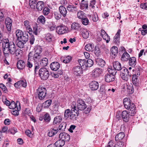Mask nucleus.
I'll return each mask as SVG.
<instances>
[{"label": "nucleus", "instance_id": "f257e3e1", "mask_svg": "<svg viewBox=\"0 0 147 147\" xmlns=\"http://www.w3.org/2000/svg\"><path fill=\"white\" fill-rule=\"evenodd\" d=\"M3 51L5 56H8L9 54L14 55L16 46L13 42H9L7 39H5L3 43Z\"/></svg>", "mask_w": 147, "mask_h": 147}, {"label": "nucleus", "instance_id": "f03ea898", "mask_svg": "<svg viewBox=\"0 0 147 147\" xmlns=\"http://www.w3.org/2000/svg\"><path fill=\"white\" fill-rule=\"evenodd\" d=\"M123 105L125 108L129 110L131 112V115H134L136 113V107L134 103L132 102L129 99L127 98L123 99Z\"/></svg>", "mask_w": 147, "mask_h": 147}, {"label": "nucleus", "instance_id": "7ed1b4c3", "mask_svg": "<svg viewBox=\"0 0 147 147\" xmlns=\"http://www.w3.org/2000/svg\"><path fill=\"white\" fill-rule=\"evenodd\" d=\"M35 49L33 59L34 62H39L42 57L41 53L42 49L41 47L37 46L35 47Z\"/></svg>", "mask_w": 147, "mask_h": 147}, {"label": "nucleus", "instance_id": "20e7f679", "mask_svg": "<svg viewBox=\"0 0 147 147\" xmlns=\"http://www.w3.org/2000/svg\"><path fill=\"white\" fill-rule=\"evenodd\" d=\"M79 65L83 68L90 67L94 64L93 61L91 59H88L86 61L84 59H78V60Z\"/></svg>", "mask_w": 147, "mask_h": 147}, {"label": "nucleus", "instance_id": "39448f33", "mask_svg": "<svg viewBox=\"0 0 147 147\" xmlns=\"http://www.w3.org/2000/svg\"><path fill=\"white\" fill-rule=\"evenodd\" d=\"M78 114V110H76V109L75 102H73L71 105V114L70 115V119L73 121L76 120Z\"/></svg>", "mask_w": 147, "mask_h": 147}, {"label": "nucleus", "instance_id": "423d86ee", "mask_svg": "<svg viewBox=\"0 0 147 147\" xmlns=\"http://www.w3.org/2000/svg\"><path fill=\"white\" fill-rule=\"evenodd\" d=\"M38 74L41 79L43 80H47L49 76L48 70L45 68H40Z\"/></svg>", "mask_w": 147, "mask_h": 147}, {"label": "nucleus", "instance_id": "0eeeda50", "mask_svg": "<svg viewBox=\"0 0 147 147\" xmlns=\"http://www.w3.org/2000/svg\"><path fill=\"white\" fill-rule=\"evenodd\" d=\"M76 109V110H78L79 111H83L87 107V105L84 101L83 100L80 99H78L77 100V105L75 102Z\"/></svg>", "mask_w": 147, "mask_h": 147}, {"label": "nucleus", "instance_id": "6e6552de", "mask_svg": "<svg viewBox=\"0 0 147 147\" xmlns=\"http://www.w3.org/2000/svg\"><path fill=\"white\" fill-rule=\"evenodd\" d=\"M38 96L40 100H43L45 97L46 94L47 90L45 88L40 87L37 89Z\"/></svg>", "mask_w": 147, "mask_h": 147}, {"label": "nucleus", "instance_id": "1a4fd4ad", "mask_svg": "<svg viewBox=\"0 0 147 147\" xmlns=\"http://www.w3.org/2000/svg\"><path fill=\"white\" fill-rule=\"evenodd\" d=\"M82 67L77 66L74 67L72 71L73 74L76 76H81L83 74Z\"/></svg>", "mask_w": 147, "mask_h": 147}, {"label": "nucleus", "instance_id": "9d476101", "mask_svg": "<svg viewBox=\"0 0 147 147\" xmlns=\"http://www.w3.org/2000/svg\"><path fill=\"white\" fill-rule=\"evenodd\" d=\"M131 112L127 111H123L121 114L122 118L124 121L127 122L129 119L130 116H132L131 115Z\"/></svg>", "mask_w": 147, "mask_h": 147}, {"label": "nucleus", "instance_id": "9b49d317", "mask_svg": "<svg viewBox=\"0 0 147 147\" xmlns=\"http://www.w3.org/2000/svg\"><path fill=\"white\" fill-rule=\"evenodd\" d=\"M68 28L65 26H57L56 28L57 32L59 34H62L67 32Z\"/></svg>", "mask_w": 147, "mask_h": 147}, {"label": "nucleus", "instance_id": "f8f14e48", "mask_svg": "<svg viewBox=\"0 0 147 147\" xmlns=\"http://www.w3.org/2000/svg\"><path fill=\"white\" fill-rule=\"evenodd\" d=\"M5 24L7 31H10L11 30L12 26V21L11 19L9 17L6 18L5 20Z\"/></svg>", "mask_w": 147, "mask_h": 147}, {"label": "nucleus", "instance_id": "ddd939ff", "mask_svg": "<svg viewBox=\"0 0 147 147\" xmlns=\"http://www.w3.org/2000/svg\"><path fill=\"white\" fill-rule=\"evenodd\" d=\"M115 76L109 73L106 74L105 76V81L107 82H110L113 81L115 80Z\"/></svg>", "mask_w": 147, "mask_h": 147}, {"label": "nucleus", "instance_id": "4468645a", "mask_svg": "<svg viewBox=\"0 0 147 147\" xmlns=\"http://www.w3.org/2000/svg\"><path fill=\"white\" fill-rule=\"evenodd\" d=\"M59 137L65 142L69 141L70 139V136L68 134L65 133H61L59 135Z\"/></svg>", "mask_w": 147, "mask_h": 147}, {"label": "nucleus", "instance_id": "2eb2a0df", "mask_svg": "<svg viewBox=\"0 0 147 147\" xmlns=\"http://www.w3.org/2000/svg\"><path fill=\"white\" fill-rule=\"evenodd\" d=\"M124 88L126 89H127V91L129 93H132L134 92V89L135 88V87L133 86L131 84H124Z\"/></svg>", "mask_w": 147, "mask_h": 147}, {"label": "nucleus", "instance_id": "dca6fc26", "mask_svg": "<svg viewBox=\"0 0 147 147\" xmlns=\"http://www.w3.org/2000/svg\"><path fill=\"white\" fill-rule=\"evenodd\" d=\"M101 73V69L99 68H96L92 71V76L93 78H97L100 76Z\"/></svg>", "mask_w": 147, "mask_h": 147}, {"label": "nucleus", "instance_id": "f3484780", "mask_svg": "<svg viewBox=\"0 0 147 147\" xmlns=\"http://www.w3.org/2000/svg\"><path fill=\"white\" fill-rule=\"evenodd\" d=\"M59 63L57 62H54L51 63L50 67L51 69L54 71H56L60 67Z\"/></svg>", "mask_w": 147, "mask_h": 147}, {"label": "nucleus", "instance_id": "a211bd4d", "mask_svg": "<svg viewBox=\"0 0 147 147\" xmlns=\"http://www.w3.org/2000/svg\"><path fill=\"white\" fill-rule=\"evenodd\" d=\"M89 87L92 90H97L98 88V83L96 81H93L89 84Z\"/></svg>", "mask_w": 147, "mask_h": 147}, {"label": "nucleus", "instance_id": "6ab92c4d", "mask_svg": "<svg viewBox=\"0 0 147 147\" xmlns=\"http://www.w3.org/2000/svg\"><path fill=\"white\" fill-rule=\"evenodd\" d=\"M121 32V30L119 29L117 31L116 34L113 38V42L116 43L117 44H118L119 43Z\"/></svg>", "mask_w": 147, "mask_h": 147}, {"label": "nucleus", "instance_id": "aec40b11", "mask_svg": "<svg viewBox=\"0 0 147 147\" xmlns=\"http://www.w3.org/2000/svg\"><path fill=\"white\" fill-rule=\"evenodd\" d=\"M67 9L69 11L73 13L76 12L78 10L77 6H74L72 4L68 5Z\"/></svg>", "mask_w": 147, "mask_h": 147}, {"label": "nucleus", "instance_id": "412c9836", "mask_svg": "<svg viewBox=\"0 0 147 147\" xmlns=\"http://www.w3.org/2000/svg\"><path fill=\"white\" fill-rule=\"evenodd\" d=\"M24 24L25 28H26L27 31L29 34H31L32 30L30 27L29 22L28 20H26L24 22Z\"/></svg>", "mask_w": 147, "mask_h": 147}, {"label": "nucleus", "instance_id": "4be33fe9", "mask_svg": "<svg viewBox=\"0 0 147 147\" xmlns=\"http://www.w3.org/2000/svg\"><path fill=\"white\" fill-rule=\"evenodd\" d=\"M81 34L83 38L87 39L89 36V32L86 29L82 28L81 30Z\"/></svg>", "mask_w": 147, "mask_h": 147}, {"label": "nucleus", "instance_id": "5701e85b", "mask_svg": "<svg viewBox=\"0 0 147 147\" xmlns=\"http://www.w3.org/2000/svg\"><path fill=\"white\" fill-rule=\"evenodd\" d=\"M118 52V48L115 46H113L111 49V54L113 57H115L117 55Z\"/></svg>", "mask_w": 147, "mask_h": 147}, {"label": "nucleus", "instance_id": "b1692460", "mask_svg": "<svg viewBox=\"0 0 147 147\" xmlns=\"http://www.w3.org/2000/svg\"><path fill=\"white\" fill-rule=\"evenodd\" d=\"M130 58L129 54L126 52H124L122 55L121 60L123 61H127Z\"/></svg>", "mask_w": 147, "mask_h": 147}, {"label": "nucleus", "instance_id": "393cba45", "mask_svg": "<svg viewBox=\"0 0 147 147\" xmlns=\"http://www.w3.org/2000/svg\"><path fill=\"white\" fill-rule=\"evenodd\" d=\"M71 28L73 30L78 31L80 30L82 28L80 24L76 22L73 23L72 24Z\"/></svg>", "mask_w": 147, "mask_h": 147}, {"label": "nucleus", "instance_id": "a878e982", "mask_svg": "<svg viewBox=\"0 0 147 147\" xmlns=\"http://www.w3.org/2000/svg\"><path fill=\"white\" fill-rule=\"evenodd\" d=\"M59 10L62 16L64 17H65L67 13L66 8L64 6L61 5L59 7Z\"/></svg>", "mask_w": 147, "mask_h": 147}, {"label": "nucleus", "instance_id": "bb28decb", "mask_svg": "<svg viewBox=\"0 0 147 147\" xmlns=\"http://www.w3.org/2000/svg\"><path fill=\"white\" fill-rule=\"evenodd\" d=\"M17 66L19 69H23L25 66V64L24 61L20 60L17 63Z\"/></svg>", "mask_w": 147, "mask_h": 147}, {"label": "nucleus", "instance_id": "cd10ccee", "mask_svg": "<svg viewBox=\"0 0 147 147\" xmlns=\"http://www.w3.org/2000/svg\"><path fill=\"white\" fill-rule=\"evenodd\" d=\"M113 66L114 68L117 71L120 70L122 68L121 64L117 61L113 62Z\"/></svg>", "mask_w": 147, "mask_h": 147}, {"label": "nucleus", "instance_id": "c85d7f7f", "mask_svg": "<svg viewBox=\"0 0 147 147\" xmlns=\"http://www.w3.org/2000/svg\"><path fill=\"white\" fill-rule=\"evenodd\" d=\"M125 136L124 133L123 132H121L115 136V139L116 141H118L122 140Z\"/></svg>", "mask_w": 147, "mask_h": 147}, {"label": "nucleus", "instance_id": "c756f323", "mask_svg": "<svg viewBox=\"0 0 147 147\" xmlns=\"http://www.w3.org/2000/svg\"><path fill=\"white\" fill-rule=\"evenodd\" d=\"M96 62L97 65L101 67H104L105 64V61L101 59H97L96 60Z\"/></svg>", "mask_w": 147, "mask_h": 147}, {"label": "nucleus", "instance_id": "7c9ffc66", "mask_svg": "<svg viewBox=\"0 0 147 147\" xmlns=\"http://www.w3.org/2000/svg\"><path fill=\"white\" fill-rule=\"evenodd\" d=\"M44 7V3L42 1H39L37 3L36 7L38 11H41Z\"/></svg>", "mask_w": 147, "mask_h": 147}, {"label": "nucleus", "instance_id": "2f4dec72", "mask_svg": "<svg viewBox=\"0 0 147 147\" xmlns=\"http://www.w3.org/2000/svg\"><path fill=\"white\" fill-rule=\"evenodd\" d=\"M129 61V65L132 67L134 66L136 64V59L134 57H130Z\"/></svg>", "mask_w": 147, "mask_h": 147}, {"label": "nucleus", "instance_id": "473e14b6", "mask_svg": "<svg viewBox=\"0 0 147 147\" xmlns=\"http://www.w3.org/2000/svg\"><path fill=\"white\" fill-rule=\"evenodd\" d=\"M62 120V118L61 117L59 116H57L54 119L53 124H59Z\"/></svg>", "mask_w": 147, "mask_h": 147}, {"label": "nucleus", "instance_id": "72a5a7b5", "mask_svg": "<svg viewBox=\"0 0 147 147\" xmlns=\"http://www.w3.org/2000/svg\"><path fill=\"white\" fill-rule=\"evenodd\" d=\"M57 129H54L51 128L48 131V135L49 137H52L54 136L57 132Z\"/></svg>", "mask_w": 147, "mask_h": 147}, {"label": "nucleus", "instance_id": "f704fd0d", "mask_svg": "<svg viewBox=\"0 0 147 147\" xmlns=\"http://www.w3.org/2000/svg\"><path fill=\"white\" fill-rule=\"evenodd\" d=\"M94 46L92 44H87L85 47V49L88 51H92L93 50Z\"/></svg>", "mask_w": 147, "mask_h": 147}, {"label": "nucleus", "instance_id": "c9c22d12", "mask_svg": "<svg viewBox=\"0 0 147 147\" xmlns=\"http://www.w3.org/2000/svg\"><path fill=\"white\" fill-rule=\"evenodd\" d=\"M65 142L64 140L61 139L56 141L55 144L57 147H61L64 145Z\"/></svg>", "mask_w": 147, "mask_h": 147}, {"label": "nucleus", "instance_id": "e433bc0d", "mask_svg": "<svg viewBox=\"0 0 147 147\" xmlns=\"http://www.w3.org/2000/svg\"><path fill=\"white\" fill-rule=\"evenodd\" d=\"M29 3L31 8L34 9L36 8V5L37 4L36 0H29Z\"/></svg>", "mask_w": 147, "mask_h": 147}, {"label": "nucleus", "instance_id": "4c0bfd02", "mask_svg": "<svg viewBox=\"0 0 147 147\" xmlns=\"http://www.w3.org/2000/svg\"><path fill=\"white\" fill-rule=\"evenodd\" d=\"M16 33L17 39L18 40H19L22 36L24 34L22 31L20 30H17Z\"/></svg>", "mask_w": 147, "mask_h": 147}, {"label": "nucleus", "instance_id": "58836bf2", "mask_svg": "<svg viewBox=\"0 0 147 147\" xmlns=\"http://www.w3.org/2000/svg\"><path fill=\"white\" fill-rule=\"evenodd\" d=\"M88 7V1H85L80 4V8L81 9H87Z\"/></svg>", "mask_w": 147, "mask_h": 147}, {"label": "nucleus", "instance_id": "ea45409f", "mask_svg": "<svg viewBox=\"0 0 147 147\" xmlns=\"http://www.w3.org/2000/svg\"><path fill=\"white\" fill-rule=\"evenodd\" d=\"M28 34L25 33L20 38V40L26 43L28 40Z\"/></svg>", "mask_w": 147, "mask_h": 147}, {"label": "nucleus", "instance_id": "a19ab883", "mask_svg": "<svg viewBox=\"0 0 147 147\" xmlns=\"http://www.w3.org/2000/svg\"><path fill=\"white\" fill-rule=\"evenodd\" d=\"M45 18L42 15L39 16L37 19V21L39 23L44 24L45 22Z\"/></svg>", "mask_w": 147, "mask_h": 147}, {"label": "nucleus", "instance_id": "79ce46f5", "mask_svg": "<svg viewBox=\"0 0 147 147\" xmlns=\"http://www.w3.org/2000/svg\"><path fill=\"white\" fill-rule=\"evenodd\" d=\"M66 124L65 123H62L59 126L57 129V131H63L65 128Z\"/></svg>", "mask_w": 147, "mask_h": 147}, {"label": "nucleus", "instance_id": "37998d69", "mask_svg": "<svg viewBox=\"0 0 147 147\" xmlns=\"http://www.w3.org/2000/svg\"><path fill=\"white\" fill-rule=\"evenodd\" d=\"M48 59L46 58H44L41 61L40 64L43 66H46L48 64Z\"/></svg>", "mask_w": 147, "mask_h": 147}, {"label": "nucleus", "instance_id": "c03bdc74", "mask_svg": "<svg viewBox=\"0 0 147 147\" xmlns=\"http://www.w3.org/2000/svg\"><path fill=\"white\" fill-rule=\"evenodd\" d=\"M16 43V45L18 47L21 49L24 48V44L25 43L24 42H22V41L20 40V39L18 40V41H17Z\"/></svg>", "mask_w": 147, "mask_h": 147}, {"label": "nucleus", "instance_id": "a18cd8bd", "mask_svg": "<svg viewBox=\"0 0 147 147\" xmlns=\"http://www.w3.org/2000/svg\"><path fill=\"white\" fill-rule=\"evenodd\" d=\"M9 108L11 109H14L16 107L18 111V107H17V104L13 101H11L10 103V105H9Z\"/></svg>", "mask_w": 147, "mask_h": 147}, {"label": "nucleus", "instance_id": "49530a36", "mask_svg": "<svg viewBox=\"0 0 147 147\" xmlns=\"http://www.w3.org/2000/svg\"><path fill=\"white\" fill-rule=\"evenodd\" d=\"M108 70L109 73L112 74V75H113L114 76H115V75L116 74V70H117L115 69H113L112 68L111 66L109 67Z\"/></svg>", "mask_w": 147, "mask_h": 147}, {"label": "nucleus", "instance_id": "de8ad7c7", "mask_svg": "<svg viewBox=\"0 0 147 147\" xmlns=\"http://www.w3.org/2000/svg\"><path fill=\"white\" fill-rule=\"evenodd\" d=\"M130 75L129 72L127 73V74H123V75H122L121 77L123 80L126 81H127L130 78Z\"/></svg>", "mask_w": 147, "mask_h": 147}, {"label": "nucleus", "instance_id": "09e8293b", "mask_svg": "<svg viewBox=\"0 0 147 147\" xmlns=\"http://www.w3.org/2000/svg\"><path fill=\"white\" fill-rule=\"evenodd\" d=\"M52 102V100H46L42 104V106L44 107H49Z\"/></svg>", "mask_w": 147, "mask_h": 147}, {"label": "nucleus", "instance_id": "8fccbe9b", "mask_svg": "<svg viewBox=\"0 0 147 147\" xmlns=\"http://www.w3.org/2000/svg\"><path fill=\"white\" fill-rule=\"evenodd\" d=\"M71 114V110L69 109H67L65 110L64 113V118L65 119H67Z\"/></svg>", "mask_w": 147, "mask_h": 147}, {"label": "nucleus", "instance_id": "3c124183", "mask_svg": "<svg viewBox=\"0 0 147 147\" xmlns=\"http://www.w3.org/2000/svg\"><path fill=\"white\" fill-rule=\"evenodd\" d=\"M92 20L94 22H96L98 20V16L97 13L96 12H94L92 16Z\"/></svg>", "mask_w": 147, "mask_h": 147}, {"label": "nucleus", "instance_id": "603ef678", "mask_svg": "<svg viewBox=\"0 0 147 147\" xmlns=\"http://www.w3.org/2000/svg\"><path fill=\"white\" fill-rule=\"evenodd\" d=\"M82 23L84 25H88L89 23L88 19L84 17L81 20Z\"/></svg>", "mask_w": 147, "mask_h": 147}, {"label": "nucleus", "instance_id": "864d4df0", "mask_svg": "<svg viewBox=\"0 0 147 147\" xmlns=\"http://www.w3.org/2000/svg\"><path fill=\"white\" fill-rule=\"evenodd\" d=\"M53 37V35H52L49 33L46 35L45 38L47 42H50L52 41Z\"/></svg>", "mask_w": 147, "mask_h": 147}, {"label": "nucleus", "instance_id": "5fc2aeb1", "mask_svg": "<svg viewBox=\"0 0 147 147\" xmlns=\"http://www.w3.org/2000/svg\"><path fill=\"white\" fill-rule=\"evenodd\" d=\"M120 70H121L120 75L121 76L122 75H123V74L129 72L128 69L125 67H123Z\"/></svg>", "mask_w": 147, "mask_h": 147}, {"label": "nucleus", "instance_id": "6e6d98bb", "mask_svg": "<svg viewBox=\"0 0 147 147\" xmlns=\"http://www.w3.org/2000/svg\"><path fill=\"white\" fill-rule=\"evenodd\" d=\"M44 119L46 122H49L51 120L49 115L48 113H46L44 116Z\"/></svg>", "mask_w": 147, "mask_h": 147}, {"label": "nucleus", "instance_id": "4d7b16f0", "mask_svg": "<svg viewBox=\"0 0 147 147\" xmlns=\"http://www.w3.org/2000/svg\"><path fill=\"white\" fill-rule=\"evenodd\" d=\"M84 12L82 11H78L77 13V17L80 19L81 20L84 17Z\"/></svg>", "mask_w": 147, "mask_h": 147}, {"label": "nucleus", "instance_id": "13d9d810", "mask_svg": "<svg viewBox=\"0 0 147 147\" xmlns=\"http://www.w3.org/2000/svg\"><path fill=\"white\" fill-rule=\"evenodd\" d=\"M34 71L35 74H36V73L38 71V70L39 68L40 67L38 62H34Z\"/></svg>", "mask_w": 147, "mask_h": 147}, {"label": "nucleus", "instance_id": "bf43d9fd", "mask_svg": "<svg viewBox=\"0 0 147 147\" xmlns=\"http://www.w3.org/2000/svg\"><path fill=\"white\" fill-rule=\"evenodd\" d=\"M59 105L58 104H55L53 106V111L54 113H56L59 112Z\"/></svg>", "mask_w": 147, "mask_h": 147}, {"label": "nucleus", "instance_id": "052dcab7", "mask_svg": "<svg viewBox=\"0 0 147 147\" xmlns=\"http://www.w3.org/2000/svg\"><path fill=\"white\" fill-rule=\"evenodd\" d=\"M71 59V57L69 56L66 57L64 59L63 61V62L65 63H69Z\"/></svg>", "mask_w": 147, "mask_h": 147}, {"label": "nucleus", "instance_id": "680f3d73", "mask_svg": "<svg viewBox=\"0 0 147 147\" xmlns=\"http://www.w3.org/2000/svg\"><path fill=\"white\" fill-rule=\"evenodd\" d=\"M0 88L5 93H7L8 92L6 87L3 84H0Z\"/></svg>", "mask_w": 147, "mask_h": 147}, {"label": "nucleus", "instance_id": "e2e57ef3", "mask_svg": "<svg viewBox=\"0 0 147 147\" xmlns=\"http://www.w3.org/2000/svg\"><path fill=\"white\" fill-rule=\"evenodd\" d=\"M49 28L50 30L52 31L54 30L55 29V25L53 22H51L50 23V24H49Z\"/></svg>", "mask_w": 147, "mask_h": 147}, {"label": "nucleus", "instance_id": "0e129e2a", "mask_svg": "<svg viewBox=\"0 0 147 147\" xmlns=\"http://www.w3.org/2000/svg\"><path fill=\"white\" fill-rule=\"evenodd\" d=\"M122 113L120 111H118L117 112L116 117L117 121H119L121 119Z\"/></svg>", "mask_w": 147, "mask_h": 147}, {"label": "nucleus", "instance_id": "69168bd1", "mask_svg": "<svg viewBox=\"0 0 147 147\" xmlns=\"http://www.w3.org/2000/svg\"><path fill=\"white\" fill-rule=\"evenodd\" d=\"M43 13L45 15H48L49 13V9L47 7H45L43 10Z\"/></svg>", "mask_w": 147, "mask_h": 147}, {"label": "nucleus", "instance_id": "338daca9", "mask_svg": "<svg viewBox=\"0 0 147 147\" xmlns=\"http://www.w3.org/2000/svg\"><path fill=\"white\" fill-rule=\"evenodd\" d=\"M54 14L55 18L56 20H58L61 18V16L60 13H59L57 12H54Z\"/></svg>", "mask_w": 147, "mask_h": 147}, {"label": "nucleus", "instance_id": "774afa93", "mask_svg": "<svg viewBox=\"0 0 147 147\" xmlns=\"http://www.w3.org/2000/svg\"><path fill=\"white\" fill-rule=\"evenodd\" d=\"M123 143L122 141H121L117 142L113 147H123Z\"/></svg>", "mask_w": 147, "mask_h": 147}]
</instances>
